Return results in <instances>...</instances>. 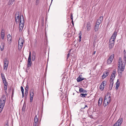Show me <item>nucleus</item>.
Wrapping results in <instances>:
<instances>
[{"instance_id": "nucleus-1", "label": "nucleus", "mask_w": 126, "mask_h": 126, "mask_svg": "<svg viewBox=\"0 0 126 126\" xmlns=\"http://www.w3.org/2000/svg\"><path fill=\"white\" fill-rule=\"evenodd\" d=\"M123 59L124 60L123 62L122 61L121 58H119V59L118 71L119 75H122V72L124 71L125 69L126 61V55H124Z\"/></svg>"}, {"instance_id": "nucleus-2", "label": "nucleus", "mask_w": 126, "mask_h": 126, "mask_svg": "<svg viewBox=\"0 0 126 126\" xmlns=\"http://www.w3.org/2000/svg\"><path fill=\"white\" fill-rule=\"evenodd\" d=\"M117 35V32L115 31L110 40L109 42V47L110 49H112L113 48Z\"/></svg>"}, {"instance_id": "nucleus-3", "label": "nucleus", "mask_w": 126, "mask_h": 126, "mask_svg": "<svg viewBox=\"0 0 126 126\" xmlns=\"http://www.w3.org/2000/svg\"><path fill=\"white\" fill-rule=\"evenodd\" d=\"M6 98L4 95H3L0 100V113L2 111L5 105Z\"/></svg>"}, {"instance_id": "nucleus-4", "label": "nucleus", "mask_w": 126, "mask_h": 126, "mask_svg": "<svg viewBox=\"0 0 126 126\" xmlns=\"http://www.w3.org/2000/svg\"><path fill=\"white\" fill-rule=\"evenodd\" d=\"M24 24V21L23 16H22V17H20L19 22V31L21 32L23 28Z\"/></svg>"}, {"instance_id": "nucleus-5", "label": "nucleus", "mask_w": 126, "mask_h": 126, "mask_svg": "<svg viewBox=\"0 0 126 126\" xmlns=\"http://www.w3.org/2000/svg\"><path fill=\"white\" fill-rule=\"evenodd\" d=\"M111 101V97L110 95H106L104 101V104L106 106Z\"/></svg>"}, {"instance_id": "nucleus-6", "label": "nucleus", "mask_w": 126, "mask_h": 126, "mask_svg": "<svg viewBox=\"0 0 126 126\" xmlns=\"http://www.w3.org/2000/svg\"><path fill=\"white\" fill-rule=\"evenodd\" d=\"M24 40L22 38H19L18 40V48L21 49L22 47L23 44Z\"/></svg>"}, {"instance_id": "nucleus-7", "label": "nucleus", "mask_w": 126, "mask_h": 126, "mask_svg": "<svg viewBox=\"0 0 126 126\" xmlns=\"http://www.w3.org/2000/svg\"><path fill=\"white\" fill-rule=\"evenodd\" d=\"M22 16L23 15H21L20 16H19V12H16V14L15 22L16 24L18 23L19 21L20 22V18L21 17H22Z\"/></svg>"}, {"instance_id": "nucleus-8", "label": "nucleus", "mask_w": 126, "mask_h": 126, "mask_svg": "<svg viewBox=\"0 0 126 126\" xmlns=\"http://www.w3.org/2000/svg\"><path fill=\"white\" fill-rule=\"evenodd\" d=\"M4 69L6 70L7 69L9 64V61L7 59H5L3 61Z\"/></svg>"}, {"instance_id": "nucleus-9", "label": "nucleus", "mask_w": 126, "mask_h": 126, "mask_svg": "<svg viewBox=\"0 0 126 126\" xmlns=\"http://www.w3.org/2000/svg\"><path fill=\"white\" fill-rule=\"evenodd\" d=\"M38 117L39 116H37V115H35L34 118V122L33 123L34 126H38Z\"/></svg>"}, {"instance_id": "nucleus-10", "label": "nucleus", "mask_w": 126, "mask_h": 126, "mask_svg": "<svg viewBox=\"0 0 126 126\" xmlns=\"http://www.w3.org/2000/svg\"><path fill=\"white\" fill-rule=\"evenodd\" d=\"M116 70L115 69L113 70L112 73L111 74V75L110 77V81H111L112 80V81H114V80L116 74Z\"/></svg>"}, {"instance_id": "nucleus-11", "label": "nucleus", "mask_w": 126, "mask_h": 126, "mask_svg": "<svg viewBox=\"0 0 126 126\" xmlns=\"http://www.w3.org/2000/svg\"><path fill=\"white\" fill-rule=\"evenodd\" d=\"M32 63L31 58H28V60L27 68L31 66Z\"/></svg>"}, {"instance_id": "nucleus-12", "label": "nucleus", "mask_w": 126, "mask_h": 126, "mask_svg": "<svg viewBox=\"0 0 126 126\" xmlns=\"http://www.w3.org/2000/svg\"><path fill=\"white\" fill-rule=\"evenodd\" d=\"M87 30L89 31L91 29V25L90 22H88L87 24V26H86Z\"/></svg>"}, {"instance_id": "nucleus-13", "label": "nucleus", "mask_w": 126, "mask_h": 126, "mask_svg": "<svg viewBox=\"0 0 126 126\" xmlns=\"http://www.w3.org/2000/svg\"><path fill=\"white\" fill-rule=\"evenodd\" d=\"M103 20V16H101L97 20L96 23H97L100 24L102 22Z\"/></svg>"}, {"instance_id": "nucleus-14", "label": "nucleus", "mask_w": 126, "mask_h": 126, "mask_svg": "<svg viewBox=\"0 0 126 126\" xmlns=\"http://www.w3.org/2000/svg\"><path fill=\"white\" fill-rule=\"evenodd\" d=\"M100 24L96 23L95 25L94 30L95 32H97L99 28V26Z\"/></svg>"}, {"instance_id": "nucleus-15", "label": "nucleus", "mask_w": 126, "mask_h": 126, "mask_svg": "<svg viewBox=\"0 0 126 126\" xmlns=\"http://www.w3.org/2000/svg\"><path fill=\"white\" fill-rule=\"evenodd\" d=\"M7 40L8 41H10V42H12V37L9 34L7 36Z\"/></svg>"}, {"instance_id": "nucleus-16", "label": "nucleus", "mask_w": 126, "mask_h": 126, "mask_svg": "<svg viewBox=\"0 0 126 126\" xmlns=\"http://www.w3.org/2000/svg\"><path fill=\"white\" fill-rule=\"evenodd\" d=\"M112 81H110V83L109 86V90H111L113 84V81H112Z\"/></svg>"}, {"instance_id": "nucleus-17", "label": "nucleus", "mask_w": 126, "mask_h": 126, "mask_svg": "<svg viewBox=\"0 0 126 126\" xmlns=\"http://www.w3.org/2000/svg\"><path fill=\"white\" fill-rule=\"evenodd\" d=\"M3 31V30H2V31H1L0 36L2 39L3 40L4 39L5 36V33L4 32L2 31Z\"/></svg>"}, {"instance_id": "nucleus-18", "label": "nucleus", "mask_w": 126, "mask_h": 126, "mask_svg": "<svg viewBox=\"0 0 126 126\" xmlns=\"http://www.w3.org/2000/svg\"><path fill=\"white\" fill-rule=\"evenodd\" d=\"M120 84L119 81V80L118 79L117 80V82L116 83V86L115 88L117 90L118 89V87H119Z\"/></svg>"}, {"instance_id": "nucleus-19", "label": "nucleus", "mask_w": 126, "mask_h": 126, "mask_svg": "<svg viewBox=\"0 0 126 126\" xmlns=\"http://www.w3.org/2000/svg\"><path fill=\"white\" fill-rule=\"evenodd\" d=\"M4 44L3 43H1V45L0 46V50L1 51H2L4 48Z\"/></svg>"}, {"instance_id": "nucleus-20", "label": "nucleus", "mask_w": 126, "mask_h": 126, "mask_svg": "<svg viewBox=\"0 0 126 126\" xmlns=\"http://www.w3.org/2000/svg\"><path fill=\"white\" fill-rule=\"evenodd\" d=\"M102 100V98L100 97L98 100V105L100 106L101 104Z\"/></svg>"}, {"instance_id": "nucleus-21", "label": "nucleus", "mask_w": 126, "mask_h": 126, "mask_svg": "<svg viewBox=\"0 0 126 126\" xmlns=\"http://www.w3.org/2000/svg\"><path fill=\"white\" fill-rule=\"evenodd\" d=\"M79 91L80 93H86L87 92L86 90L83 89L82 88H79Z\"/></svg>"}, {"instance_id": "nucleus-22", "label": "nucleus", "mask_w": 126, "mask_h": 126, "mask_svg": "<svg viewBox=\"0 0 126 126\" xmlns=\"http://www.w3.org/2000/svg\"><path fill=\"white\" fill-rule=\"evenodd\" d=\"M84 79L80 77H79L77 79L78 82H79L82 81Z\"/></svg>"}, {"instance_id": "nucleus-23", "label": "nucleus", "mask_w": 126, "mask_h": 126, "mask_svg": "<svg viewBox=\"0 0 126 126\" xmlns=\"http://www.w3.org/2000/svg\"><path fill=\"white\" fill-rule=\"evenodd\" d=\"M33 90H32L31 91L30 93V97H33L34 96Z\"/></svg>"}, {"instance_id": "nucleus-24", "label": "nucleus", "mask_w": 126, "mask_h": 126, "mask_svg": "<svg viewBox=\"0 0 126 126\" xmlns=\"http://www.w3.org/2000/svg\"><path fill=\"white\" fill-rule=\"evenodd\" d=\"M122 119L121 118L119 119L118 120L116 123H119V124L121 125V124L122 123Z\"/></svg>"}, {"instance_id": "nucleus-25", "label": "nucleus", "mask_w": 126, "mask_h": 126, "mask_svg": "<svg viewBox=\"0 0 126 126\" xmlns=\"http://www.w3.org/2000/svg\"><path fill=\"white\" fill-rule=\"evenodd\" d=\"M114 57V54H113L111 55L109 59L111 60L112 61Z\"/></svg>"}, {"instance_id": "nucleus-26", "label": "nucleus", "mask_w": 126, "mask_h": 126, "mask_svg": "<svg viewBox=\"0 0 126 126\" xmlns=\"http://www.w3.org/2000/svg\"><path fill=\"white\" fill-rule=\"evenodd\" d=\"M1 76L2 79V80L6 79L4 75V74L2 73H1Z\"/></svg>"}, {"instance_id": "nucleus-27", "label": "nucleus", "mask_w": 126, "mask_h": 126, "mask_svg": "<svg viewBox=\"0 0 126 126\" xmlns=\"http://www.w3.org/2000/svg\"><path fill=\"white\" fill-rule=\"evenodd\" d=\"M106 81L104 80L102 82L101 85H103V86L105 87L106 85Z\"/></svg>"}, {"instance_id": "nucleus-28", "label": "nucleus", "mask_w": 126, "mask_h": 126, "mask_svg": "<svg viewBox=\"0 0 126 126\" xmlns=\"http://www.w3.org/2000/svg\"><path fill=\"white\" fill-rule=\"evenodd\" d=\"M15 0H10L8 2V4L9 5H11L14 2Z\"/></svg>"}, {"instance_id": "nucleus-29", "label": "nucleus", "mask_w": 126, "mask_h": 126, "mask_svg": "<svg viewBox=\"0 0 126 126\" xmlns=\"http://www.w3.org/2000/svg\"><path fill=\"white\" fill-rule=\"evenodd\" d=\"M112 61L108 59L107 61V63L108 64H110L112 62Z\"/></svg>"}, {"instance_id": "nucleus-30", "label": "nucleus", "mask_w": 126, "mask_h": 126, "mask_svg": "<svg viewBox=\"0 0 126 126\" xmlns=\"http://www.w3.org/2000/svg\"><path fill=\"white\" fill-rule=\"evenodd\" d=\"M104 87L101 85H100L99 86L100 89L101 91H103L104 90Z\"/></svg>"}, {"instance_id": "nucleus-31", "label": "nucleus", "mask_w": 126, "mask_h": 126, "mask_svg": "<svg viewBox=\"0 0 126 126\" xmlns=\"http://www.w3.org/2000/svg\"><path fill=\"white\" fill-rule=\"evenodd\" d=\"M2 81L4 85H7V83L6 81V79L2 80Z\"/></svg>"}, {"instance_id": "nucleus-32", "label": "nucleus", "mask_w": 126, "mask_h": 126, "mask_svg": "<svg viewBox=\"0 0 126 126\" xmlns=\"http://www.w3.org/2000/svg\"><path fill=\"white\" fill-rule=\"evenodd\" d=\"M36 56L35 54H33L32 57V61H34L35 59Z\"/></svg>"}, {"instance_id": "nucleus-33", "label": "nucleus", "mask_w": 126, "mask_h": 126, "mask_svg": "<svg viewBox=\"0 0 126 126\" xmlns=\"http://www.w3.org/2000/svg\"><path fill=\"white\" fill-rule=\"evenodd\" d=\"M105 75L104 78H106V77L108 75L109 73L107 72V71L105 72Z\"/></svg>"}, {"instance_id": "nucleus-34", "label": "nucleus", "mask_w": 126, "mask_h": 126, "mask_svg": "<svg viewBox=\"0 0 126 126\" xmlns=\"http://www.w3.org/2000/svg\"><path fill=\"white\" fill-rule=\"evenodd\" d=\"M7 85H4V90L5 91V92L6 93V90L7 89Z\"/></svg>"}, {"instance_id": "nucleus-35", "label": "nucleus", "mask_w": 126, "mask_h": 126, "mask_svg": "<svg viewBox=\"0 0 126 126\" xmlns=\"http://www.w3.org/2000/svg\"><path fill=\"white\" fill-rule=\"evenodd\" d=\"M21 91L22 92V94H23V93H24V89L23 88V87H22V86L21 87Z\"/></svg>"}, {"instance_id": "nucleus-36", "label": "nucleus", "mask_w": 126, "mask_h": 126, "mask_svg": "<svg viewBox=\"0 0 126 126\" xmlns=\"http://www.w3.org/2000/svg\"><path fill=\"white\" fill-rule=\"evenodd\" d=\"M121 125L118 123H116L114 124V126H120Z\"/></svg>"}, {"instance_id": "nucleus-37", "label": "nucleus", "mask_w": 126, "mask_h": 126, "mask_svg": "<svg viewBox=\"0 0 126 126\" xmlns=\"http://www.w3.org/2000/svg\"><path fill=\"white\" fill-rule=\"evenodd\" d=\"M28 91H25V97H26L27 94H28Z\"/></svg>"}, {"instance_id": "nucleus-38", "label": "nucleus", "mask_w": 126, "mask_h": 126, "mask_svg": "<svg viewBox=\"0 0 126 126\" xmlns=\"http://www.w3.org/2000/svg\"><path fill=\"white\" fill-rule=\"evenodd\" d=\"M28 88L29 86H28L27 85H26L25 88V91H28Z\"/></svg>"}, {"instance_id": "nucleus-39", "label": "nucleus", "mask_w": 126, "mask_h": 126, "mask_svg": "<svg viewBox=\"0 0 126 126\" xmlns=\"http://www.w3.org/2000/svg\"><path fill=\"white\" fill-rule=\"evenodd\" d=\"M80 96L81 97H85L84 96V94L81 93L80 94Z\"/></svg>"}, {"instance_id": "nucleus-40", "label": "nucleus", "mask_w": 126, "mask_h": 126, "mask_svg": "<svg viewBox=\"0 0 126 126\" xmlns=\"http://www.w3.org/2000/svg\"><path fill=\"white\" fill-rule=\"evenodd\" d=\"M30 102H32L33 99V97H30Z\"/></svg>"}, {"instance_id": "nucleus-41", "label": "nucleus", "mask_w": 126, "mask_h": 126, "mask_svg": "<svg viewBox=\"0 0 126 126\" xmlns=\"http://www.w3.org/2000/svg\"><path fill=\"white\" fill-rule=\"evenodd\" d=\"M96 39V38H95V39H94V42L93 43V46H94V47H95V40Z\"/></svg>"}, {"instance_id": "nucleus-42", "label": "nucleus", "mask_w": 126, "mask_h": 126, "mask_svg": "<svg viewBox=\"0 0 126 126\" xmlns=\"http://www.w3.org/2000/svg\"><path fill=\"white\" fill-rule=\"evenodd\" d=\"M73 16L72 15V14H71V18L72 19V20H73Z\"/></svg>"}, {"instance_id": "nucleus-43", "label": "nucleus", "mask_w": 126, "mask_h": 126, "mask_svg": "<svg viewBox=\"0 0 126 126\" xmlns=\"http://www.w3.org/2000/svg\"><path fill=\"white\" fill-rule=\"evenodd\" d=\"M28 58H31V52L30 51L29 52V54Z\"/></svg>"}, {"instance_id": "nucleus-44", "label": "nucleus", "mask_w": 126, "mask_h": 126, "mask_svg": "<svg viewBox=\"0 0 126 126\" xmlns=\"http://www.w3.org/2000/svg\"><path fill=\"white\" fill-rule=\"evenodd\" d=\"M105 73H104L103 75L102 76V78L104 79L105 78H104V77L105 76Z\"/></svg>"}, {"instance_id": "nucleus-45", "label": "nucleus", "mask_w": 126, "mask_h": 126, "mask_svg": "<svg viewBox=\"0 0 126 126\" xmlns=\"http://www.w3.org/2000/svg\"><path fill=\"white\" fill-rule=\"evenodd\" d=\"M79 36H81V31L80 32V33H79Z\"/></svg>"}, {"instance_id": "nucleus-46", "label": "nucleus", "mask_w": 126, "mask_h": 126, "mask_svg": "<svg viewBox=\"0 0 126 126\" xmlns=\"http://www.w3.org/2000/svg\"><path fill=\"white\" fill-rule=\"evenodd\" d=\"M79 42L81 41V36H79Z\"/></svg>"}, {"instance_id": "nucleus-47", "label": "nucleus", "mask_w": 126, "mask_h": 126, "mask_svg": "<svg viewBox=\"0 0 126 126\" xmlns=\"http://www.w3.org/2000/svg\"><path fill=\"white\" fill-rule=\"evenodd\" d=\"M70 54V53H69L67 54V59L68 58V57L69 56Z\"/></svg>"}, {"instance_id": "nucleus-48", "label": "nucleus", "mask_w": 126, "mask_h": 126, "mask_svg": "<svg viewBox=\"0 0 126 126\" xmlns=\"http://www.w3.org/2000/svg\"><path fill=\"white\" fill-rule=\"evenodd\" d=\"M4 126H9L8 123H7Z\"/></svg>"}, {"instance_id": "nucleus-49", "label": "nucleus", "mask_w": 126, "mask_h": 126, "mask_svg": "<svg viewBox=\"0 0 126 126\" xmlns=\"http://www.w3.org/2000/svg\"><path fill=\"white\" fill-rule=\"evenodd\" d=\"M71 22H72L73 25H74V22H73V20H72Z\"/></svg>"}, {"instance_id": "nucleus-50", "label": "nucleus", "mask_w": 126, "mask_h": 126, "mask_svg": "<svg viewBox=\"0 0 126 126\" xmlns=\"http://www.w3.org/2000/svg\"><path fill=\"white\" fill-rule=\"evenodd\" d=\"M95 53H96V51H94V52H93V55H94V54H95Z\"/></svg>"}, {"instance_id": "nucleus-51", "label": "nucleus", "mask_w": 126, "mask_h": 126, "mask_svg": "<svg viewBox=\"0 0 126 126\" xmlns=\"http://www.w3.org/2000/svg\"><path fill=\"white\" fill-rule=\"evenodd\" d=\"M14 90H13V91H12V95H13V94H14Z\"/></svg>"}, {"instance_id": "nucleus-52", "label": "nucleus", "mask_w": 126, "mask_h": 126, "mask_svg": "<svg viewBox=\"0 0 126 126\" xmlns=\"http://www.w3.org/2000/svg\"><path fill=\"white\" fill-rule=\"evenodd\" d=\"M85 108H84V107L83 108H82L81 109V110H82V109H84Z\"/></svg>"}, {"instance_id": "nucleus-53", "label": "nucleus", "mask_w": 126, "mask_h": 126, "mask_svg": "<svg viewBox=\"0 0 126 126\" xmlns=\"http://www.w3.org/2000/svg\"><path fill=\"white\" fill-rule=\"evenodd\" d=\"M22 97H23L24 96V93L23 94H22Z\"/></svg>"}, {"instance_id": "nucleus-54", "label": "nucleus", "mask_w": 126, "mask_h": 126, "mask_svg": "<svg viewBox=\"0 0 126 126\" xmlns=\"http://www.w3.org/2000/svg\"><path fill=\"white\" fill-rule=\"evenodd\" d=\"M84 94L85 97L87 95V94Z\"/></svg>"}, {"instance_id": "nucleus-55", "label": "nucleus", "mask_w": 126, "mask_h": 126, "mask_svg": "<svg viewBox=\"0 0 126 126\" xmlns=\"http://www.w3.org/2000/svg\"><path fill=\"white\" fill-rule=\"evenodd\" d=\"M87 107V105H85L84 108Z\"/></svg>"}, {"instance_id": "nucleus-56", "label": "nucleus", "mask_w": 126, "mask_h": 126, "mask_svg": "<svg viewBox=\"0 0 126 126\" xmlns=\"http://www.w3.org/2000/svg\"><path fill=\"white\" fill-rule=\"evenodd\" d=\"M39 0H36L37 1H39Z\"/></svg>"}, {"instance_id": "nucleus-57", "label": "nucleus", "mask_w": 126, "mask_h": 126, "mask_svg": "<svg viewBox=\"0 0 126 126\" xmlns=\"http://www.w3.org/2000/svg\"><path fill=\"white\" fill-rule=\"evenodd\" d=\"M53 0H51V2L53 1Z\"/></svg>"}]
</instances>
